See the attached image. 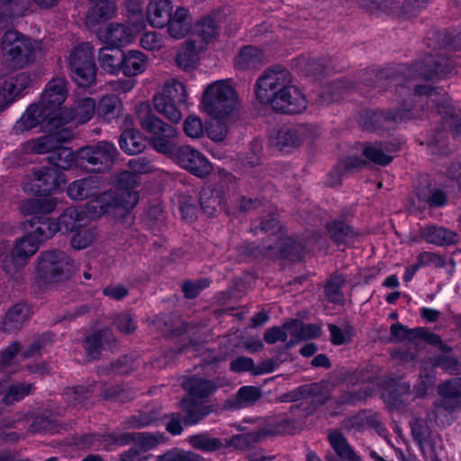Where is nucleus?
<instances>
[{
	"instance_id": "f257e3e1",
	"label": "nucleus",
	"mask_w": 461,
	"mask_h": 461,
	"mask_svg": "<svg viewBox=\"0 0 461 461\" xmlns=\"http://www.w3.org/2000/svg\"><path fill=\"white\" fill-rule=\"evenodd\" d=\"M59 142L48 157L49 161L54 167H41L34 169L32 174L26 176L23 182L24 192L33 194L51 193L59 189L66 179L64 175L58 171L59 169H69L75 163L76 157L73 151L62 146Z\"/></svg>"
},
{
	"instance_id": "f03ea898",
	"label": "nucleus",
	"mask_w": 461,
	"mask_h": 461,
	"mask_svg": "<svg viewBox=\"0 0 461 461\" xmlns=\"http://www.w3.org/2000/svg\"><path fill=\"white\" fill-rule=\"evenodd\" d=\"M135 113L142 130L150 135L153 149L171 158L178 148L174 142L179 135L178 131L155 115L147 102L139 104L135 107Z\"/></svg>"
},
{
	"instance_id": "7ed1b4c3",
	"label": "nucleus",
	"mask_w": 461,
	"mask_h": 461,
	"mask_svg": "<svg viewBox=\"0 0 461 461\" xmlns=\"http://www.w3.org/2000/svg\"><path fill=\"white\" fill-rule=\"evenodd\" d=\"M40 247L26 233L17 239L14 244L8 240H0V267L12 280L20 281L24 275V267L36 254Z\"/></svg>"
},
{
	"instance_id": "20e7f679",
	"label": "nucleus",
	"mask_w": 461,
	"mask_h": 461,
	"mask_svg": "<svg viewBox=\"0 0 461 461\" xmlns=\"http://www.w3.org/2000/svg\"><path fill=\"white\" fill-rule=\"evenodd\" d=\"M238 107L237 94L229 81L218 80L204 89L201 110L213 120L232 119Z\"/></svg>"
},
{
	"instance_id": "39448f33",
	"label": "nucleus",
	"mask_w": 461,
	"mask_h": 461,
	"mask_svg": "<svg viewBox=\"0 0 461 461\" xmlns=\"http://www.w3.org/2000/svg\"><path fill=\"white\" fill-rule=\"evenodd\" d=\"M1 50L7 65L21 69L35 62L41 52V42L9 30L2 38Z\"/></svg>"
},
{
	"instance_id": "423d86ee",
	"label": "nucleus",
	"mask_w": 461,
	"mask_h": 461,
	"mask_svg": "<svg viewBox=\"0 0 461 461\" xmlns=\"http://www.w3.org/2000/svg\"><path fill=\"white\" fill-rule=\"evenodd\" d=\"M292 84L291 74L282 68L266 70L256 83V95L262 104H267L274 109V101L285 93Z\"/></svg>"
},
{
	"instance_id": "0eeeda50",
	"label": "nucleus",
	"mask_w": 461,
	"mask_h": 461,
	"mask_svg": "<svg viewBox=\"0 0 461 461\" xmlns=\"http://www.w3.org/2000/svg\"><path fill=\"white\" fill-rule=\"evenodd\" d=\"M68 64L71 77L79 86L88 87L95 83L96 67L88 43H81L71 50Z\"/></svg>"
},
{
	"instance_id": "6e6552de",
	"label": "nucleus",
	"mask_w": 461,
	"mask_h": 461,
	"mask_svg": "<svg viewBox=\"0 0 461 461\" xmlns=\"http://www.w3.org/2000/svg\"><path fill=\"white\" fill-rule=\"evenodd\" d=\"M74 270L73 261L62 251H46L38 258L37 273L43 282L60 281Z\"/></svg>"
},
{
	"instance_id": "1a4fd4ad",
	"label": "nucleus",
	"mask_w": 461,
	"mask_h": 461,
	"mask_svg": "<svg viewBox=\"0 0 461 461\" xmlns=\"http://www.w3.org/2000/svg\"><path fill=\"white\" fill-rule=\"evenodd\" d=\"M99 200H92L85 207H68L59 217V231L71 232L87 225L105 213V207Z\"/></svg>"
},
{
	"instance_id": "9d476101",
	"label": "nucleus",
	"mask_w": 461,
	"mask_h": 461,
	"mask_svg": "<svg viewBox=\"0 0 461 461\" xmlns=\"http://www.w3.org/2000/svg\"><path fill=\"white\" fill-rule=\"evenodd\" d=\"M77 156L82 164L87 163L95 170L103 171L113 166L118 156V150L113 143L102 140L80 149Z\"/></svg>"
},
{
	"instance_id": "9b49d317",
	"label": "nucleus",
	"mask_w": 461,
	"mask_h": 461,
	"mask_svg": "<svg viewBox=\"0 0 461 461\" xmlns=\"http://www.w3.org/2000/svg\"><path fill=\"white\" fill-rule=\"evenodd\" d=\"M171 158L198 177H204L212 171V164L207 158L189 145L178 147Z\"/></svg>"
},
{
	"instance_id": "f8f14e48",
	"label": "nucleus",
	"mask_w": 461,
	"mask_h": 461,
	"mask_svg": "<svg viewBox=\"0 0 461 461\" xmlns=\"http://www.w3.org/2000/svg\"><path fill=\"white\" fill-rule=\"evenodd\" d=\"M68 97L67 81L58 77L50 80L45 86L39 104L51 116L60 118V106Z\"/></svg>"
},
{
	"instance_id": "ddd939ff",
	"label": "nucleus",
	"mask_w": 461,
	"mask_h": 461,
	"mask_svg": "<svg viewBox=\"0 0 461 461\" xmlns=\"http://www.w3.org/2000/svg\"><path fill=\"white\" fill-rule=\"evenodd\" d=\"M96 110L95 100L92 97H79L75 100L68 110H62L60 118H58L57 124L72 122L76 125L86 123L91 120Z\"/></svg>"
},
{
	"instance_id": "4468645a",
	"label": "nucleus",
	"mask_w": 461,
	"mask_h": 461,
	"mask_svg": "<svg viewBox=\"0 0 461 461\" xmlns=\"http://www.w3.org/2000/svg\"><path fill=\"white\" fill-rule=\"evenodd\" d=\"M120 188L113 192L109 191L99 195L95 200L100 201V204L105 207V212L110 207H122L124 209H131L138 203V194L133 190L131 183H120Z\"/></svg>"
},
{
	"instance_id": "2eb2a0df",
	"label": "nucleus",
	"mask_w": 461,
	"mask_h": 461,
	"mask_svg": "<svg viewBox=\"0 0 461 461\" xmlns=\"http://www.w3.org/2000/svg\"><path fill=\"white\" fill-rule=\"evenodd\" d=\"M57 122L58 118L51 116L39 104H32L16 122L14 130L16 132H22L40 124L44 125L45 128H54L59 126Z\"/></svg>"
},
{
	"instance_id": "dca6fc26",
	"label": "nucleus",
	"mask_w": 461,
	"mask_h": 461,
	"mask_svg": "<svg viewBox=\"0 0 461 461\" xmlns=\"http://www.w3.org/2000/svg\"><path fill=\"white\" fill-rule=\"evenodd\" d=\"M307 104L304 94L292 83L285 93L276 98L274 110L283 113H300L306 109Z\"/></svg>"
},
{
	"instance_id": "f3484780",
	"label": "nucleus",
	"mask_w": 461,
	"mask_h": 461,
	"mask_svg": "<svg viewBox=\"0 0 461 461\" xmlns=\"http://www.w3.org/2000/svg\"><path fill=\"white\" fill-rule=\"evenodd\" d=\"M99 40L108 47L120 48L130 44L134 39L131 28L121 24L111 23L104 30L98 32Z\"/></svg>"
},
{
	"instance_id": "a211bd4d",
	"label": "nucleus",
	"mask_w": 461,
	"mask_h": 461,
	"mask_svg": "<svg viewBox=\"0 0 461 461\" xmlns=\"http://www.w3.org/2000/svg\"><path fill=\"white\" fill-rule=\"evenodd\" d=\"M28 227L32 229L26 234L32 237V240L38 243L40 247L41 243L52 238L59 231L56 221L48 217H33L23 223V229L27 230Z\"/></svg>"
},
{
	"instance_id": "6ab92c4d",
	"label": "nucleus",
	"mask_w": 461,
	"mask_h": 461,
	"mask_svg": "<svg viewBox=\"0 0 461 461\" xmlns=\"http://www.w3.org/2000/svg\"><path fill=\"white\" fill-rule=\"evenodd\" d=\"M72 134L68 130H60L52 134L41 136L38 139L29 140L24 145L27 152L36 154L51 153L58 143L67 142L71 140Z\"/></svg>"
},
{
	"instance_id": "aec40b11",
	"label": "nucleus",
	"mask_w": 461,
	"mask_h": 461,
	"mask_svg": "<svg viewBox=\"0 0 461 461\" xmlns=\"http://www.w3.org/2000/svg\"><path fill=\"white\" fill-rule=\"evenodd\" d=\"M311 133L310 127L306 125L285 127L277 131L274 144L280 150L298 147L311 137Z\"/></svg>"
},
{
	"instance_id": "412c9836",
	"label": "nucleus",
	"mask_w": 461,
	"mask_h": 461,
	"mask_svg": "<svg viewBox=\"0 0 461 461\" xmlns=\"http://www.w3.org/2000/svg\"><path fill=\"white\" fill-rule=\"evenodd\" d=\"M102 184L98 176H90L70 183L67 187V194L73 200H84L96 195Z\"/></svg>"
},
{
	"instance_id": "4be33fe9",
	"label": "nucleus",
	"mask_w": 461,
	"mask_h": 461,
	"mask_svg": "<svg viewBox=\"0 0 461 461\" xmlns=\"http://www.w3.org/2000/svg\"><path fill=\"white\" fill-rule=\"evenodd\" d=\"M438 391L442 397L438 409L444 407L447 412L461 409V377L440 384Z\"/></svg>"
},
{
	"instance_id": "5701e85b",
	"label": "nucleus",
	"mask_w": 461,
	"mask_h": 461,
	"mask_svg": "<svg viewBox=\"0 0 461 461\" xmlns=\"http://www.w3.org/2000/svg\"><path fill=\"white\" fill-rule=\"evenodd\" d=\"M167 25L168 34L176 40L183 39L192 28V17L187 8L177 6L172 12Z\"/></svg>"
},
{
	"instance_id": "b1692460",
	"label": "nucleus",
	"mask_w": 461,
	"mask_h": 461,
	"mask_svg": "<svg viewBox=\"0 0 461 461\" xmlns=\"http://www.w3.org/2000/svg\"><path fill=\"white\" fill-rule=\"evenodd\" d=\"M29 84L30 76L26 73H20L5 81L0 87V105H2V108L7 106L15 97L20 95L29 86Z\"/></svg>"
},
{
	"instance_id": "393cba45",
	"label": "nucleus",
	"mask_w": 461,
	"mask_h": 461,
	"mask_svg": "<svg viewBox=\"0 0 461 461\" xmlns=\"http://www.w3.org/2000/svg\"><path fill=\"white\" fill-rule=\"evenodd\" d=\"M420 236L426 242L440 247L456 244L459 240L457 233L435 225L420 228Z\"/></svg>"
},
{
	"instance_id": "a878e982",
	"label": "nucleus",
	"mask_w": 461,
	"mask_h": 461,
	"mask_svg": "<svg viewBox=\"0 0 461 461\" xmlns=\"http://www.w3.org/2000/svg\"><path fill=\"white\" fill-rule=\"evenodd\" d=\"M123 50L118 48L103 47L98 51V62L102 70L111 76L122 72Z\"/></svg>"
},
{
	"instance_id": "bb28decb",
	"label": "nucleus",
	"mask_w": 461,
	"mask_h": 461,
	"mask_svg": "<svg viewBox=\"0 0 461 461\" xmlns=\"http://www.w3.org/2000/svg\"><path fill=\"white\" fill-rule=\"evenodd\" d=\"M173 12L169 0H152L147 5V19L153 27L163 28Z\"/></svg>"
},
{
	"instance_id": "cd10ccee",
	"label": "nucleus",
	"mask_w": 461,
	"mask_h": 461,
	"mask_svg": "<svg viewBox=\"0 0 461 461\" xmlns=\"http://www.w3.org/2000/svg\"><path fill=\"white\" fill-rule=\"evenodd\" d=\"M122 73L127 77L142 74L149 64L147 56L135 50L123 51Z\"/></svg>"
},
{
	"instance_id": "c85d7f7f",
	"label": "nucleus",
	"mask_w": 461,
	"mask_h": 461,
	"mask_svg": "<svg viewBox=\"0 0 461 461\" xmlns=\"http://www.w3.org/2000/svg\"><path fill=\"white\" fill-rule=\"evenodd\" d=\"M222 385L223 383H219L217 385L211 380L196 376L186 379L183 383V388L190 396L196 399H203L210 396L217 390L218 387Z\"/></svg>"
},
{
	"instance_id": "c756f323",
	"label": "nucleus",
	"mask_w": 461,
	"mask_h": 461,
	"mask_svg": "<svg viewBox=\"0 0 461 461\" xmlns=\"http://www.w3.org/2000/svg\"><path fill=\"white\" fill-rule=\"evenodd\" d=\"M154 109L173 123H178L183 117L181 106L157 93L152 97Z\"/></svg>"
},
{
	"instance_id": "7c9ffc66",
	"label": "nucleus",
	"mask_w": 461,
	"mask_h": 461,
	"mask_svg": "<svg viewBox=\"0 0 461 461\" xmlns=\"http://www.w3.org/2000/svg\"><path fill=\"white\" fill-rule=\"evenodd\" d=\"M203 44L196 41H186L176 56L177 65L183 69H189L195 66L199 53L203 50Z\"/></svg>"
},
{
	"instance_id": "2f4dec72",
	"label": "nucleus",
	"mask_w": 461,
	"mask_h": 461,
	"mask_svg": "<svg viewBox=\"0 0 461 461\" xmlns=\"http://www.w3.org/2000/svg\"><path fill=\"white\" fill-rule=\"evenodd\" d=\"M129 167L131 170L124 171L119 176V182L123 184L124 182L131 183L132 187L139 185L138 174H148L152 171V165L146 158H135L129 161Z\"/></svg>"
},
{
	"instance_id": "473e14b6",
	"label": "nucleus",
	"mask_w": 461,
	"mask_h": 461,
	"mask_svg": "<svg viewBox=\"0 0 461 461\" xmlns=\"http://www.w3.org/2000/svg\"><path fill=\"white\" fill-rule=\"evenodd\" d=\"M265 61L263 52L254 46L242 48L235 58V66L240 69L257 68Z\"/></svg>"
},
{
	"instance_id": "72a5a7b5",
	"label": "nucleus",
	"mask_w": 461,
	"mask_h": 461,
	"mask_svg": "<svg viewBox=\"0 0 461 461\" xmlns=\"http://www.w3.org/2000/svg\"><path fill=\"white\" fill-rule=\"evenodd\" d=\"M29 317V307L24 303H18L13 306L6 312L3 321V327L5 331L11 332L20 329Z\"/></svg>"
},
{
	"instance_id": "f704fd0d",
	"label": "nucleus",
	"mask_w": 461,
	"mask_h": 461,
	"mask_svg": "<svg viewBox=\"0 0 461 461\" xmlns=\"http://www.w3.org/2000/svg\"><path fill=\"white\" fill-rule=\"evenodd\" d=\"M161 95L175 102L181 107L186 106L188 104V93L185 86L175 78L168 79L165 82Z\"/></svg>"
},
{
	"instance_id": "c9c22d12",
	"label": "nucleus",
	"mask_w": 461,
	"mask_h": 461,
	"mask_svg": "<svg viewBox=\"0 0 461 461\" xmlns=\"http://www.w3.org/2000/svg\"><path fill=\"white\" fill-rule=\"evenodd\" d=\"M120 148L129 155L140 153L145 148V140L139 131L130 129L124 131L119 139Z\"/></svg>"
},
{
	"instance_id": "e433bc0d",
	"label": "nucleus",
	"mask_w": 461,
	"mask_h": 461,
	"mask_svg": "<svg viewBox=\"0 0 461 461\" xmlns=\"http://www.w3.org/2000/svg\"><path fill=\"white\" fill-rule=\"evenodd\" d=\"M32 390V384L29 383H19L14 384L0 383V394L4 393L3 402L8 405L21 401L26 395L30 394Z\"/></svg>"
},
{
	"instance_id": "4c0bfd02",
	"label": "nucleus",
	"mask_w": 461,
	"mask_h": 461,
	"mask_svg": "<svg viewBox=\"0 0 461 461\" xmlns=\"http://www.w3.org/2000/svg\"><path fill=\"white\" fill-rule=\"evenodd\" d=\"M194 33L201 38L198 43L205 45L219 34L218 22L212 15H207L194 25Z\"/></svg>"
},
{
	"instance_id": "58836bf2",
	"label": "nucleus",
	"mask_w": 461,
	"mask_h": 461,
	"mask_svg": "<svg viewBox=\"0 0 461 461\" xmlns=\"http://www.w3.org/2000/svg\"><path fill=\"white\" fill-rule=\"evenodd\" d=\"M393 148L381 143L367 144L363 149V155L370 161L380 166H386L393 160L391 153Z\"/></svg>"
},
{
	"instance_id": "ea45409f",
	"label": "nucleus",
	"mask_w": 461,
	"mask_h": 461,
	"mask_svg": "<svg viewBox=\"0 0 461 461\" xmlns=\"http://www.w3.org/2000/svg\"><path fill=\"white\" fill-rule=\"evenodd\" d=\"M329 440L333 450L344 461H361L340 432H330Z\"/></svg>"
},
{
	"instance_id": "a19ab883",
	"label": "nucleus",
	"mask_w": 461,
	"mask_h": 461,
	"mask_svg": "<svg viewBox=\"0 0 461 461\" xmlns=\"http://www.w3.org/2000/svg\"><path fill=\"white\" fill-rule=\"evenodd\" d=\"M112 340V333L110 330H102L86 338L85 341V348L90 358H96L101 348L105 343Z\"/></svg>"
},
{
	"instance_id": "79ce46f5",
	"label": "nucleus",
	"mask_w": 461,
	"mask_h": 461,
	"mask_svg": "<svg viewBox=\"0 0 461 461\" xmlns=\"http://www.w3.org/2000/svg\"><path fill=\"white\" fill-rule=\"evenodd\" d=\"M121 107V100L116 95H107L100 99L95 111L100 117L111 121L119 114Z\"/></svg>"
},
{
	"instance_id": "37998d69",
	"label": "nucleus",
	"mask_w": 461,
	"mask_h": 461,
	"mask_svg": "<svg viewBox=\"0 0 461 461\" xmlns=\"http://www.w3.org/2000/svg\"><path fill=\"white\" fill-rule=\"evenodd\" d=\"M21 0H0V29L6 27L16 16L23 14Z\"/></svg>"
},
{
	"instance_id": "c03bdc74",
	"label": "nucleus",
	"mask_w": 461,
	"mask_h": 461,
	"mask_svg": "<svg viewBox=\"0 0 461 461\" xmlns=\"http://www.w3.org/2000/svg\"><path fill=\"white\" fill-rule=\"evenodd\" d=\"M200 203L202 210L208 216H214L218 212L224 209L222 198L209 188L201 191Z\"/></svg>"
},
{
	"instance_id": "a18cd8bd",
	"label": "nucleus",
	"mask_w": 461,
	"mask_h": 461,
	"mask_svg": "<svg viewBox=\"0 0 461 461\" xmlns=\"http://www.w3.org/2000/svg\"><path fill=\"white\" fill-rule=\"evenodd\" d=\"M97 237L95 228L77 229L71 237V247L77 250L85 249L90 247Z\"/></svg>"
},
{
	"instance_id": "49530a36",
	"label": "nucleus",
	"mask_w": 461,
	"mask_h": 461,
	"mask_svg": "<svg viewBox=\"0 0 461 461\" xmlns=\"http://www.w3.org/2000/svg\"><path fill=\"white\" fill-rule=\"evenodd\" d=\"M181 407L185 412V423L188 425L199 422L210 412L207 407L196 404L191 399L183 400Z\"/></svg>"
},
{
	"instance_id": "de8ad7c7",
	"label": "nucleus",
	"mask_w": 461,
	"mask_h": 461,
	"mask_svg": "<svg viewBox=\"0 0 461 461\" xmlns=\"http://www.w3.org/2000/svg\"><path fill=\"white\" fill-rule=\"evenodd\" d=\"M188 442L194 448L207 452L217 450L222 446L219 438H211L206 434L191 436L188 438Z\"/></svg>"
},
{
	"instance_id": "09e8293b",
	"label": "nucleus",
	"mask_w": 461,
	"mask_h": 461,
	"mask_svg": "<svg viewBox=\"0 0 461 461\" xmlns=\"http://www.w3.org/2000/svg\"><path fill=\"white\" fill-rule=\"evenodd\" d=\"M156 461H204V458L191 451L174 448L157 456Z\"/></svg>"
},
{
	"instance_id": "8fccbe9b",
	"label": "nucleus",
	"mask_w": 461,
	"mask_h": 461,
	"mask_svg": "<svg viewBox=\"0 0 461 461\" xmlns=\"http://www.w3.org/2000/svg\"><path fill=\"white\" fill-rule=\"evenodd\" d=\"M442 100V104H437V111L438 113L443 114V117L446 119V122L453 127V131L455 135L461 134V117H453L452 116V107L449 105L448 99L442 95L440 96Z\"/></svg>"
},
{
	"instance_id": "3c124183",
	"label": "nucleus",
	"mask_w": 461,
	"mask_h": 461,
	"mask_svg": "<svg viewBox=\"0 0 461 461\" xmlns=\"http://www.w3.org/2000/svg\"><path fill=\"white\" fill-rule=\"evenodd\" d=\"M345 279L342 276H333L329 280L325 287V294L329 300L332 303H340L343 302L344 297L340 291Z\"/></svg>"
},
{
	"instance_id": "603ef678",
	"label": "nucleus",
	"mask_w": 461,
	"mask_h": 461,
	"mask_svg": "<svg viewBox=\"0 0 461 461\" xmlns=\"http://www.w3.org/2000/svg\"><path fill=\"white\" fill-rule=\"evenodd\" d=\"M183 130L187 137L199 139L204 133L203 122L197 115H188L184 121Z\"/></svg>"
},
{
	"instance_id": "864d4df0",
	"label": "nucleus",
	"mask_w": 461,
	"mask_h": 461,
	"mask_svg": "<svg viewBox=\"0 0 461 461\" xmlns=\"http://www.w3.org/2000/svg\"><path fill=\"white\" fill-rule=\"evenodd\" d=\"M425 69L421 71V75L428 78H433L434 76H445L449 74L453 70V66L449 63V60L445 58H440L434 64V68H430L429 61L426 62Z\"/></svg>"
},
{
	"instance_id": "5fc2aeb1",
	"label": "nucleus",
	"mask_w": 461,
	"mask_h": 461,
	"mask_svg": "<svg viewBox=\"0 0 461 461\" xmlns=\"http://www.w3.org/2000/svg\"><path fill=\"white\" fill-rule=\"evenodd\" d=\"M261 397L260 389L254 386H243L237 393V404L239 407H247Z\"/></svg>"
},
{
	"instance_id": "6e6d98bb",
	"label": "nucleus",
	"mask_w": 461,
	"mask_h": 461,
	"mask_svg": "<svg viewBox=\"0 0 461 461\" xmlns=\"http://www.w3.org/2000/svg\"><path fill=\"white\" fill-rule=\"evenodd\" d=\"M125 440L122 444H125L130 440H135L141 451H147L154 447L158 443V438L149 433H138L136 435L128 434L125 436Z\"/></svg>"
},
{
	"instance_id": "4d7b16f0",
	"label": "nucleus",
	"mask_w": 461,
	"mask_h": 461,
	"mask_svg": "<svg viewBox=\"0 0 461 461\" xmlns=\"http://www.w3.org/2000/svg\"><path fill=\"white\" fill-rule=\"evenodd\" d=\"M390 339L393 342L415 339V329L410 330L397 322L390 328Z\"/></svg>"
},
{
	"instance_id": "13d9d810",
	"label": "nucleus",
	"mask_w": 461,
	"mask_h": 461,
	"mask_svg": "<svg viewBox=\"0 0 461 461\" xmlns=\"http://www.w3.org/2000/svg\"><path fill=\"white\" fill-rule=\"evenodd\" d=\"M435 384V375L433 370L424 369L421 371L420 378L414 386V391L419 396L424 395L429 388Z\"/></svg>"
},
{
	"instance_id": "bf43d9fd",
	"label": "nucleus",
	"mask_w": 461,
	"mask_h": 461,
	"mask_svg": "<svg viewBox=\"0 0 461 461\" xmlns=\"http://www.w3.org/2000/svg\"><path fill=\"white\" fill-rule=\"evenodd\" d=\"M445 264L444 259L438 254L424 251L418 255L417 263L415 265V270L425 266H434L436 267H443Z\"/></svg>"
},
{
	"instance_id": "052dcab7",
	"label": "nucleus",
	"mask_w": 461,
	"mask_h": 461,
	"mask_svg": "<svg viewBox=\"0 0 461 461\" xmlns=\"http://www.w3.org/2000/svg\"><path fill=\"white\" fill-rule=\"evenodd\" d=\"M329 232L331 238L338 243L348 242V239L352 236L350 228L342 222H335L330 225Z\"/></svg>"
},
{
	"instance_id": "680f3d73",
	"label": "nucleus",
	"mask_w": 461,
	"mask_h": 461,
	"mask_svg": "<svg viewBox=\"0 0 461 461\" xmlns=\"http://www.w3.org/2000/svg\"><path fill=\"white\" fill-rule=\"evenodd\" d=\"M418 199L425 202L430 207H441L447 203V196L444 192L434 189L429 195L421 193L417 194Z\"/></svg>"
},
{
	"instance_id": "e2e57ef3",
	"label": "nucleus",
	"mask_w": 461,
	"mask_h": 461,
	"mask_svg": "<svg viewBox=\"0 0 461 461\" xmlns=\"http://www.w3.org/2000/svg\"><path fill=\"white\" fill-rule=\"evenodd\" d=\"M415 336L416 339H421L430 345L439 347V348L444 352H447L450 349L447 345L442 343L438 335L432 333L424 328L415 329Z\"/></svg>"
},
{
	"instance_id": "0e129e2a",
	"label": "nucleus",
	"mask_w": 461,
	"mask_h": 461,
	"mask_svg": "<svg viewBox=\"0 0 461 461\" xmlns=\"http://www.w3.org/2000/svg\"><path fill=\"white\" fill-rule=\"evenodd\" d=\"M208 130L209 137L214 141H222L229 131V120H214Z\"/></svg>"
},
{
	"instance_id": "69168bd1",
	"label": "nucleus",
	"mask_w": 461,
	"mask_h": 461,
	"mask_svg": "<svg viewBox=\"0 0 461 461\" xmlns=\"http://www.w3.org/2000/svg\"><path fill=\"white\" fill-rule=\"evenodd\" d=\"M140 45L146 50H157L164 45V40L158 32H149L141 36Z\"/></svg>"
},
{
	"instance_id": "338daca9",
	"label": "nucleus",
	"mask_w": 461,
	"mask_h": 461,
	"mask_svg": "<svg viewBox=\"0 0 461 461\" xmlns=\"http://www.w3.org/2000/svg\"><path fill=\"white\" fill-rule=\"evenodd\" d=\"M284 329L290 336L291 339L287 343V347H293L295 343L301 341L302 321L298 320H292L284 324Z\"/></svg>"
},
{
	"instance_id": "774afa93",
	"label": "nucleus",
	"mask_w": 461,
	"mask_h": 461,
	"mask_svg": "<svg viewBox=\"0 0 461 461\" xmlns=\"http://www.w3.org/2000/svg\"><path fill=\"white\" fill-rule=\"evenodd\" d=\"M20 349L18 343L14 342L0 353V368H6L15 363Z\"/></svg>"
}]
</instances>
